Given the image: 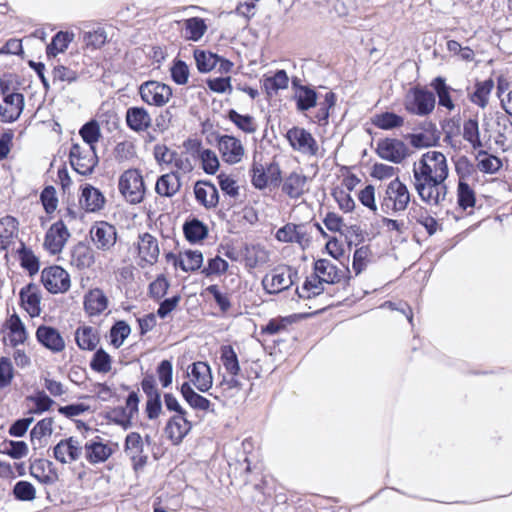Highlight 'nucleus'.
<instances>
[{"label": "nucleus", "mask_w": 512, "mask_h": 512, "mask_svg": "<svg viewBox=\"0 0 512 512\" xmlns=\"http://www.w3.org/2000/svg\"><path fill=\"white\" fill-rule=\"evenodd\" d=\"M448 174L447 159L442 152L424 153L413 165V185L420 199L430 206L440 205L447 195Z\"/></svg>", "instance_id": "f257e3e1"}, {"label": "nucleus", "mask_w": 512, "mask_h": 512, "mask_svg": "<svg viewBox=\"0 0 512 512\" xmlns=\"http://www.w3.org/2000/svg\"><path fill=\"white\" fill-rule=\"evenodd\" d=\"M410 201L408 187L399 178H395L387 185L380 206L385 214H397L405 211Z\"/></svg>", "instance_id": "f03ea898"}, {"label": "nucleus", "mask_w": 512, "mask_h": 512, "mask_svg": "<svg viewBox=\"0 0 512 512\" xmlns=\"http://www.w3.org/2000/svg\"><path fill=\"white\" fill-rule=\"evenodd\" d=\"M118 188L125 200L131 204L140 203L145 195L143 177L138 169L124 171L119 177Z\"/></svg>", "instance_id": "7ed1b4c3"}, {"label": "nucleus", "mask_w": 512, "mask_h": 512, "mask_svg": "<svg viewBox=\"0 0 512 512\" xmlns=\"http://www.w3.org/2000/svg\"><path fill=\"white\" fill-rule=\"evenodd\" d=\"M404 106L411 114L426 116L435 108V96L430 91L421 88H413L406 94Z\"/></svg>", "instance_id": "20e7f679"}, {"label": "nucleus", "mask_w": 512, "mask_h": 512, "mask_svg": "<svg viewBox=\"0 0 512 512\" xmlns=\"http://www.w3.org/2000/svg\"><path fill=\"white\" fill-rule=\"evenodd\" d=\"M69 160L73 169L81 175H90L98 163L94 147H82L77 143L70 148Z\"/></svg>", "instance_id": "39448f33"}, {"label": "nucleus", "mask_w": 512, "mask_h": 512, "mask_svg": "<svg viewBox=\"0 0 512 512\" xmlns=\"http://www.w3.org/2000/svg\"><path fill=\"white\" fill-rule=\"evenodd\" d=\"M89 234L94 246L103 252L111 251L117 242V229L107 221H96Z\"/></svg>", "instance_id": "423d86ee"}, {"label": "nucleus", "mask_w": 512, "mask_h": 512, "mask_svg": "<svg viewBox=\"0 0 512 512\" xmlns=\"http://www.w3.org/2000/svg\"><path fill=\"white\" fill-rule=\"evenodd\" d=\"M286 138L293 150L304 155L316 156L319 146L313 135L301 127H292L286 133Z\"/></svg>", "instance_id": "0eeeda50"}, {"label": "nucleus", "mask_w": 512, "mask_h": 512, "mask_svg": "<svg viewBox=\"0 0 512 512\" xmlns=\"http://www.w3.org/2000/svg\"><path fill=\"white\" fill-rule=\"evenodd\" d=\"M139 93L145 103L154 106L165 105L172 96L171 88L158 81H146L142 83L139 87Z\"/></svg>", "instance_id": "6e6552de"}, {"label": "nucleus", "mask_w": 512, "mask_h": 512, "mask_svg": "<svg viewBox=\"0 0 512 512\" xmlns=\"http://www.w3.org/2000/svg\"><path fill=\"white\" fill-rule=\"evenodd\" d=\"M44 287L51 293H63L70 287L69 274L60 266L45 268L41 273Z\"/></svg>", "instance_id": "1a4fd4ad"}, {"label": "nucleus", "mask_w": 512, "mask_h": 512, "mask_svg": "<svg viewBox=\"0 0 512 512\" xmlns=\"http://www.w3.org/2000/svg\"><path fill=\"white\" fill-rule=\"evenodd\" d=\"M183 147L191 153L194 159L200 158L203 170L207 174H214L219 168V160L216 153L210 149H202L201 142L197 139L184 141Z\"/></svg>", "instance_id": "9d476101"}, {"label": "nucleus", "mask_w": 512, "mask_h": 512, "mask_svg": "<svg viewBox=\"0 0 512 512\" xmlns=\"http://www.w3.org/2000/svg\"><path fill=\"white\" fill-rule=\"evenodd\" d=\"M218 150L224 162L237 164L245 154L242 142L232 135H221L217 139Z\"/></svg>", "instance_id": "9b49d317"}, {"label": "nucleus", "mask_w": 512, "mask_h": 512, "mask_svg": "<svg viewBox=\"0 0 512 512\" xmlns=\"http://www.w3.org/2000/svg\"><path fill=\"white\" fill-rule=\"evenodd\" d=\"M420 132L408 135L410 144L415 148H428L436 146L440 140L441 133L437 126L431 121H423L419 125Z\"/></svg>", "instance_id": "f8f14e48"}, {"label": "nucleus", "mask_w": 512, "mask_h": 512, "mask_svg": "<svg viewBox=\"0 0 512 512\" xmlns=\"http://www.w3.org/2000/svg\"><path fill=\"white\" fill-rule=\"evenodd\" d=\"M137 249L141 267L152 266L158 261L160 254L158 240L150 233L146 232L138 236Z\"/></svg>", "instance_id": "ddd939ff"}, {"label": "nucleus", "mask_w": 512, "mask_h": 512, "mask_svg": "<svg viewBox=\"0 0 512 512\" xmlns=\"http://www.w3.org/2000/svg\"><path fill=\"white\" fill-rule=\"evenodd\" d=\"M69 237L66 225L63 221H57L46 232L43 245L51 254H57L62 251Z\"/></svg>", "instance_id": "4468645a"}, {"label": "nucleus", "mask_w": 512, "mask_h": 512, "mask_svg": "<svg viewBox=\"0 0 512 512\" xmlns=\"http://www.w3.org/2000/svg\"><path fill=\"white\" fill-rule=\"evenodd\" d=\"M377 154L384 160L398 164L406 158L408 149L401 140L385 139L378 143Z\"/></svg>", "instance_id": "2eb2a0df"}, {"label": "nucleus", "mask_w": 512, "mask_h": 512, "mask_svg": "<svg viewBox=\"0 0 512 512\" xmlns=\"http://www.w3.org/2000/svg\"><path fill=\"white\" fill-rule=\"evenodd\" d=\"M125 453L131 459L135 470L146 465L148 456L144 454L143 440L139 433L131 432L126 436Z\"/></svg>", "instance_id": "dca6fc26"}, {"label": "nucleus", "mask_w": 512, "mask_h": 512, "mask_svg": "<svg viewBox=\"0 0 512 512\" xmlns=\"http://www.w3.org/2000/svg\"><path fill=\"white\" fill-rule=\"evenodd\" d=\"M2 332L4 333V341L13 347L23 344L28 337L26 327L16 313H13L5 321Z\"/></svg>", "instance_id": "f3484780"}, {"label": "nucleus", "mask_w": 512, "mask_h": 512, "mask_svg": "<svg viewBox=\"0 0 512 512\" xmlns=\"http://www.w3.org/2000/svg\"><path fill=\"white\" fill-rule=\"evenodd\" d=\"M192 428L191 422L187 419V414H175L172 416L165 427L167 437L178 445Z\"/></svg>", "instance_id": "a211bd4d"}, {"label": "nucleus", "mask_w": 512, "mask_h": 512, "mask_svg": "<svg viewBox=\"0 0 512 512\" xmlns=\"http://www.w3.org/2000/svg\"><path fill=\"white\" fill-rule=\"evenodd\" d=\"M79 203L86 212L94 213L104 208L106 199L99 189L86 184L81 189Z\"/></svg>", "instance_id": "6ab92c4d"}, {"label": "nucleus", "mask_w": 512, "mask_h": 512, "mask_svg": "<svg viewBox=\"0 0 512 512\" xmlns=\"http://www.w3.org/2000/svg\"><path fill=\"white\" fill-rule=\"evenodd\" d=\"M188 375L193 385L201 392H207L213 384V377L210 366L203 361L194 362L190 366Z\"/></svg>", "instance_id": "aec40b11"}, {"label": "nucleus", "mask_w": 512, "mask_h": 512, "mask_svg": "<svg viewBox=\"0 0 512 512\" xmlns=\"http://www.w3.org/2000/svg\"><path fill=\"white\" fill-rule=\"evenodd\" d=\"M85 457L91 464L105 462L112 455V448L104 443L99 436L87 441L84 445Z\"/></svg>", "instance_id": "412c9836"}, {"label": "nucleus", "mask_w": 512, "mask_h": 512, "mask_svg": "<svg viewBox=\"0 0 512 512\" xmlns=\"http://www.w3.org/2000/svg\"><path fill=\"white\" fill-rule=\"evenodd\" d=\"M275 238L283 243H297L303 246L308 242L304 224L287 223L275 233Z\"/></svg>", "instance_id": "4be33fe9"}, {"label": "nucleus", "mask_w": 512, "mask_h": 512, "mask_svg": "<svg viewBox=\"0 0 512 512\" xmlns=\"http://www.w3.org/2000/svg\"><path fill=\"white\" fill-rule=\"evenodd\" d=\"M82 454V446L79 441L70 437L61 440L54 447V456L61 463H71L80 458Z\"/></svg>", "instance_id": "5701e85b"}, {"label": "nucleus", "mask_w": 512, "mask_h": 512, "mask_svg": "<svg viewBox=\"0 0 512 512\" xmlns=\"http://www.w3.org/2000/svg\"><path fill=\"white\" fill-rule=\"evenodd\" d=\"M179 24L181 35L188 41L198 42L208 30L206 19L198 16L183 19Z\"/></svg>", "instance_id": "b1692460"}, {"label": "nucleus", "mask_w": 512, "mask_h": 512, "mask_svg": "<svg viewBox=\"0 0 512 512\" xmlns=\"http://www.w3.org/2000/svg\"><path fill=\"white\" fill-rule=\"evenodd\" d=\"M24 107V97L20 93H11L5 96L4 104L0 106V117L3 122L15 121Z\"/></svg>", "instance_id": "393cba45"}, {"label": "nucleus", "mask_w": 512, "mask_h": 512, "mask_svg": "<svg viewBox=\"0 0 512 512\" xmlns=\"http://www.w3.org/2000/svg\"><path fill=\"white\" fill-rule=\"evenodd\" d=\"M36 338L39 343L52 352H60L65 348L62 336L53 327L39 326L36 331Z\"/></svg>", "instance_id": "a878e982"}, {"label": "nucleus", "mask_w": 512, "mask_h": 512, "mask_svg": "<svg viewBox=\"0 0 512 512\" xmlns=\"http://www.w3.org/2000/svg\"><path fill=\"white\" fill-rule=\"evenodd\" d=\"M139 401L138 393L132 391L126 399V406L113 410L114 414H121L120 418H114V422L124 429L129 428L132 424L133 417L138 413Z\"/></svg>", "instance_id": "bb28decb"}, {"label": "nucleus", "mask_w": 512, "mask_h": 512, "mask_svg": "<svg viewBox=\"0 0 512 512\" xmlns=\"http://www.w3.org/2000/svg\"><path fill=\"white\" fill-rule=\"evenodd\" d=\"M316 276H318L323 283L334 284L340 282L344 277L345 271L338 269L330 260L319 259L314 264Z\"/></svg>", "instance_id": "cd10ccee"}, {"label": "nucleus", "mask_w": 512, "mask_h": 512, "mask_svg": "<svg viewBox=\"0 0 512 512\" xmlns=\"http://www.w3.org/2000/svg\"><path fill=\"white\" fill-rule=\"evenodd\" d=\"M181 188V180L178 172L171 171L161 175L156 181L155 191L163 197H173Z\"/></svg>", "instance_id": "c85d7f7f"}, {"label": "nucleus", "mask_w": 512, "mask_h": 512, "mask_svg": "<svg viewBox=\"0 0 512 512\" xmlns=\"http://www.w3.org/2000/svg\"><path fill=\"white\" fill-rule=\"evenodd\" d=\"M127 126L135 132L146 131L152 123V119L143 107H130L126 111Z\"/></svg>", "instance_id": "c756f323"}, {"label": "nucleus", "mask_w": 512, "mask_h": 512, "mask_svg": "<svg viewBox=\"0 0 512 512\" xmlns=\"http://www.w3.org/2000/svg\"><path fill=\"white\" fill-rule=\"evenodd\" d=\"M290 274L282 271H275L272 274H267L262 279V286L269 294H277L292 285Z\"/></svg>", "instance_id": "7c9ffc66"}, {"label": "nucleus", "mask_w": 512, "mask_h": 512, "mask_svg": "<svg viewBox=\"0 0 512 512\" xmlns=\"http://www.w3.org/2000/svg\"><path fill=\"white\" fill-rule=\"evenodd\" d=\"M196 200L206 208H214L218 204L219 194L215 185L208 182H197L194 187Z\"/></svg>", "instance_id": "2f4dec72"}, {"label": "nucleus", "mask_w": 512, "mask_h": 512, "mask_svg": "<svg viewBox=\"0 0 512 512\" xmlns=\"http://www.w3.org/2000/svg\"><path fill=\"white\" fill-rule=\"evenodd\" d=\"M306 176L292 172L283 181L282 191L291 199L300 198L306 191Z\"/></svg>", "instance_id": "473e14b6"}, {"label": "nucleus", "mask_w": 512, "mask_h": 512, "mask_svg": "<svg viewBox=\"0 0 512 512\" xmlns=\"http://www.w3.org/2000/svg\"><path fill=\"white\" fill-rule=\"evenodd\" d=\"M246 266L253 269L266 264L270 260L269 251L260 244L246 245L243 251Z\"/></svg>", "instance_id": "72a5a7b5"}, {"label": "nucleus", "mask_w": 512, "mask_h": 512, "mask_svg": "<svg viewBox=\"0 0 512 512\" xmlns=\"http://www.w3.org/2000/svg\"><path fill=\"white\" fill-rule=\"evenodd\" d=\"M70 262L78 269L90 267L94 263V254L92 249L86 244L79 242L72 249Z\"/></svg>", "instance_id": "f704fd0d"}, {"label": "nucleus", "mask_w": 512, "mask_h": 512, "mask_svg": "<svg viewBox=\"0 0 512 512\" xmlns=\"http://www.w3.org/2000/svg\"><path fill=\"white\" fill-rule=\"evenodd\" d=\"M17 221L15 218L6 216L0 220V248L8 249L14 245V238L17 236Z\"/></svg>", "instance_id": "c9c22d12"}, {"label": "nucleus", "mask_w": 512, "mask_h": 512, "mask_svg": "<svg viewBox=\"0 0 512 512\" xmlns=\"http://www.w3.org/2000/svg\"><path fill=\"white\" fill-rule=\"evenodd\" d=\"M180 392L185 401L195 410L208 411L211 402L204 396L196 393L188 382L181 385Z\"/></svg>", "instance_id": "e433bc0d"}, {"label": "nucleus", "mask_w": 512, "mask_h": 512, "mask_svg": "<svg viewBox=\"0 0 512 512\" xmlns=\"http://www.w3.org/2000/svg\"><path fill=\"white\" fill-rule=\"evenodd\" d=\"M84 307L89 315H98L107 308V298L100 289L91 290L85 296Z\"/></svg>", "instance_id": "4c0bfd02"}, {"label": "nucleus", "mask_w": 512, "mask_h": 512, "mask_svg": "<svg viewBox=\"0 0 512 512\" xmlns=\"http://www.w3.org/2000/svg\"><path fill=\"white\" fill-rule=\"evenodd\" d=\"M75 340L82 350H94L99 342L96 330L90 326L78 327L75 331Z\"/></svg>", "instance_id": "58836bf2"}, {"label": "nucleus", "mask_w": 512, "mask_h": 512, "mask_svg": "<svg viewBox=\"0 0 512 512\" xmlns=\"http://www.w3.org/2000/svg\"><path fill=\"white\" fill-rule=\"evenodd\" d=\"M107 42L108 34L105 27L97 26L83 34V44L86 49L97 50L102 48Z\"/></svg>", "instance_id": "ea45409f"}, {"label": "nucleus", "mask_w": 512, "mask_h": 512, "mask_svg": "<svg viewBox=\"0 0 512 512\" xmlns=\"http://www.w3.org/2000/svg\"><path fill=\"white\" fill-rule=\"evenodd\" d=\"M202 263L203 255L198 250H187L180 254L179 258L175 261V265L185 272L198 270Z\"/></svg>", "instance_id": "a19ab883"}, {"label": "nucleus", "mask_w": 512, "mask_h": 512, "mask_svg": "<svg viewBox=\"0 0 512 512\" xmlns=\"http://www.w3.org/2000/svg\"><path fill=\"white\" fill-rule=\"evenodd\" d=\"M220 360L225 368L226 372L230 376H238L240 373V364L236 352L230 345L221 347Z\"/></svg>", "instance_id": "79ce46f5"}, {"label": "nucleus", "mask_w": 512, "mask_h": 512, "mask_svg": "<svg viewBox=\"0 0 512 512\" xmlns=\"http://www.w3.org/2000/svg\"><path fill=\"white\" fill-rule=\"evenodd\" d=\"M73 39L74 34L72 32L59 31L56 33L46 48L48 57H55L57 54L64 52Z\"/></svg>", "instance_id": "37998d69"}, {"label": "nucleus", "mask_w": 512, "mask_h": 512, "mask_svg": "<svg viewBox=\"0 0 512 512\" xmlns=\"http://www.w3.org/2000/svg\"><path fill=\"white\" fill-rule=\"evenodd\" d=\"M183 231L187 240L193 243L205 239L208 235L207 226L196 218L187 221L183 226Z\"/></svg>", "instance_id": "c03bdc74"}, {"label": "nucleus", "mask_w": 512, "mask_h": 512, "mask_svg": "<svg viewBox=\"0 0 512 512\" xmlns=\"http://www.w3.org/2000/svg\"><path fill=\"white\" fill-rule=\"evenodd\" d=\"M296 103L299 111H307L314 107L317 102V93L308 86H299L296 91Z\"/></svg>", "instance_id": "a18cd8bd"}, {"label": "nucleus", "mask_w": 512, "mask_h": 512, "mask_svg": "<svg viewBox=\"0 0 512 512\" xmlns=\"http://www.w3.org/2000/svg\"><path fill=\"white\" fill-rule=\"evenodd\" d=\"M228 119L234 123L238 129L245 133L252 134L258 129V125L254 117L250 115H242L234 109L229 110Z\"/></svg>", "instance_id": "49530a36"}, {"label": "nucleus", "mask_w": 512, "mask_h": 512, "mask_svg": "<svg viewBox=\"0 0 512 512\" xmlns=\"http://www.w3.org/2000/svg\"><path fill=\"white\" fill-rule=\"evenodd\" d=\"M372 122L380 129L390 130L401 127L404 124V119L393 112H384L375 115Z\"/></svg>", "instance_id": "de8ad7c7"}, {"label": "nucleus", "mask_w": 512, "mask_h": 512, "mask_svg": "<svg viewBox=\"0 0 512 512\" xmlns=\"http://www.w3.org/2000/svg\"><path fill=\"white\" fill-rule=\"evenodd\" d=\"M478 169L481 172L494 174L502 167L501 160L493 155H488L486 151H479L477 155Z\"/></svg>", "instance_id": "09e8293b"}, {"label": "nucleus", "mask_w": 512, "mask_h": 512, "mask_svg": "<svg viewBox=\"0 0 512 512\" xmlns=\"http://www.w3.org/2000/svg\"><path fill=\"white\" fill-rule=\"evenodd\" d=\"M323 290V281L315 274L311 278L306 279L302 288L300 290L297 289V294L300 298L310 299L321 294Z\"/></svg>", "instance_id": "8fccbe9b"}, {"label": "nucleus", "mask_w": 512, "mask_h": 512, "mask_svg": "<svg viewBox=\"0 0 512 512\" xmlns=\"http://www.w3.org/2000/svg\"><path fill=\"white\" fill-rule=\"evenodd\" d=\"M463 138L471 144L474 149L482 147L480 139L479 124L476 119H468L463 124Z\"/></svg>", "instance_id": "3c124183"}, {"label": "nucleus", "mask_w": 512, "mask_h": 512, "mask_svg": "<svg viewBox=\"0 0 512 512\" xmlns=\"http://www.w3.org/2000/svg\"><path fill=\"white\" fill-rule=\"evenodd\" d=\"M289 78L284 70H279L271 77L264 79L263 85L267 94L271 95L280 89H285L288 86Z\"/></svg>", "instance_id": "603ef678"}, {"label": "nucleus", "mask_w": 512, "mask_h": 512, "mask_svg": "<svg viewBox=\"0 0 512 512\" xmlns=\"http://www.w3.org/2000/svg\"><path fill=\"white\" fill-rule=\"evenodd\" d=\"M431 86L436 91L439 105L446 107L448 110L454 109L453 101L449 94V87L445 83V79L442 77H437L431 83Z\"/></svg>", "instance_id": "864d4df0"}, {"label": "nucleus", "mask_w": 512, "mask_h": 512, "mask_svg": "<svg viewBox=\"0 0 512 512\" xmlns=\"http://www.w3.org/2000/svg\"><path fill=\"white\" fill-rule=\"evenodd\" d=\"M494 86L493 80L488 79L476 84L475 92L471 97V101L478 106L484 108L488 104L489 94Z\"/></svg>", "instance_id": "5fc2aeb1"}, {"label": "nucleus", "mask_w": 512, "mask_h": 512, "mask_svg": "<svg viewBox=\"0 0 512 512\" xmlns=\"http://www.w3.org/2000/svg\"><path fill=\"white\" fill-rule=\"evenodd\" d=\"M448 52L459 61L471 62L474 60L475 53L473 49L468 46H462L456 40L447 41Z\"/></svg>", "instance_id": "6e6d98bb"}, {"label": "nucleus", "mask_w": 512, "mask_h": 512, "mask_svg": "<svg viewBox=\"0 0 512 512\" xmlns=\"http://www.w3.org/2000/svg\"><path fill=\"white\" fill-rule=\"evenodd\" d=\"M111 357L102 348L98 349L90 362V367L93 371L98 373H108L111 370Z\"/></svg>", "instance_id": "4d7b16f0"}, {"label": "nucleus", "mask_w": 512, "mask_h": 512, "mask_svg": "<svg viewBox=\"0 0 512 512\" xmlns=\"http://www.w3.org/2000/svg\"><path fill=\"white\" fill-rule=\"evenodd\" d=\"M458 204L466 210L475 205V193L468 183L460 180L458 183Z\"/></svg>", "instance_id": "13d9d810"}, {"label": "nucleus", "mask_w": 512, "mask_h": 512, "mask_svg": "<svg viewBox=\"0 0 512 512\" xmlns=\"http://www.w3.org/2000/svg\"><path fill=\"white\" fill-rule=\"evenodd\" d=\"M331 195L337 202L339 209L344 213L351 212L355 208V201L348 191H345L340 187H336L332 190Z\"/></svg>", "instance_id": "bf43d9fd"}, {"label": "nucleus", "mask_w": 512, "mask_h": 512, "mask_svg": "<svg viewBox=\"0 0 512 512\" xmlns=\"http://www.w3.org/2000/svg\"><path fill=\"white\" fill-rule=\"evenodd\" d=\"M130 332L131 328L125 321L116 322L110 330L111 343L116 348H119L129 336Z\"/></svg>", "instance_id": "052dcab7"}, {"label": "nucleus", "mask_w": 512, "mask_h": 512, "mask_svg": "<svg viewBox=\"0 0 512 512\" xmlns=\"http://www.w3.org/2000/svg\"><path fill=\"white\" fill-rule=\"evenodd\" d=\"M82 139L87 144L86 147H94L100 137L99 125L96 121L87 122L79 131Z\"/></svg>", "instance_id": "680f3d73"}, {"label": "nucleus", "mask_w": 512, "mask_h": 512, "mask_svg": "<svg viewBox=\"0 0 512 512\" xmlns=\"http://www.w3.org/2000/svg\"><path fill=\"white\" fill-rule=\"evenodd\" d=\"M23 53L24 51L21 39L11 38L0 47V58L17 56L19 60H24ZM0 61H4V59H0Z\"/></svg>", "instance_id": "e2e57ef3"}, {"label": "nucleus", "mask_w": 512, "mask_h": 512, "mask_svg": "<svg viewBox=\"0 0 512 512\" xmlns=\"http://www.w3.org/2000/svg\"><path fill=\"white\" fill-rule=\"evenodd\" d=\"M194 161L195 159L192 157L191 153L185 149V152L175 154L174 160L172 164L177 169L176 172H181L183 174H188L194 169Z\"/></svg>", "instance_id": "0e129e2a"}, {"label": "nucleus", "mask_w": 512, "mask_h": 512, "mask_svg": "<svg viewBox=\"0 0 512 512\" xmlns=\"http://www.w3.org/2000/svg\"><path fill=\"white\" fill-rule=\"evenodd\" d=\"M51 463L44 460L34 462L33 477L41 482H52L56 478V474L50 469Z\"/></svg>", "instance_id": "69168bd1"}, {"label": "nucleus", "mask_w": 512, "mask_h": 512, "mask_svg": "<svg viewBox=\"0 0 512 512\" xmlns=\"http://www.w3.org/2000/svg\"><path fill=\"white\" fill-rule=\"evenodd\" d=\"M53 419L45 418L34 426V438H38L40 445H45L51 437L53 429Z\"/></svg>", "instance_id": "338daca9"}, {"label": "nucleus", "mask_w": 512, "mask_h": 512, "mask_svg": "<svg viewBox=\"0 0 512 512\" xmlns=\"http://www.w3.org/2000/svg\"><path fill=\"white\" fill-rule=\"evenodd\" d=\"M251 182L253 186L259 190L269 186L267 168L265 169L262 164L254 162L251 169Z\"/></svg>", "instance_id": "774afa93"}]
</instances>
